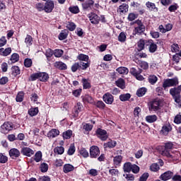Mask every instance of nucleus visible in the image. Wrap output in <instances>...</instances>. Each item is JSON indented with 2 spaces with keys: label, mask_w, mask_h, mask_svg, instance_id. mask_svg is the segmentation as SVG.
<instances>
[{
  "label": "nucleus",
  "mask_w": 181,
  "mask_h": 181,
  "mask_svg": "<svg viewBox=\"0 0 181 181\" xmlns=\"http://www.w3.org/2000/svg\"><path fill=\"white\" fill-rule=\"evenodd\" d=\"M39 113L38 107H31L28 110V114L30 117H35Z\"/></svg>",
  "instance_id": "obj_39"
},
{
  "label": "nucleus",
  "mask_w": 181,
  "mask_h": 181,
  "mask_svg": "<svg viewBox=\"0 0 181 181\" xmlns=\"http://www.w3.org/2000/svg\"><path fill=\"white\" fill-rule=\"evenodd\" d=\"M90 66L89 63H85V62H75L72 64L71 66V70L72 72L76 73L78 71V70H86Z\"/></svg>",
  "instance_id": "obj_4"
},
{
  "label": "nucleus",
  "mask_w": 181,
  "mask_h": 181,
  "mask_svg": "<svg viewBox=\"0 0 181 181\" xmlns=\"http://www.w3.org/2000/svg\"><path fill=\"white\" fill-rule=\"evenodd\" d=\"M76 153V146L74 144H71V146H69L67 154L68 156H73Z\"/></svg>",
  "instance_id": "obj_55"
},
{
  "label": "nucleus",
  "mask_w": 181,
  "mask_h": 181,
  "mask_svg": "<svg viewBox=\"0 0 181 181\" xmlns=\"http://www.w3.org/2000/svg\"><path fill=\"white\" fill-rule=\"evenodd\" d=\"M83 128L86 132L88 133L89 132L92 131L93 125L90 124V123H86V124L83 125Z\"/></svg>",
  "instance_id": "obj_62"
},
{
  "label": "nucleus",
  "mask_w": 181,
  "mask_h": 181,
  "mask_svg": "<svg viewBox=\"0 0 181 181\" xmlns=\"http://www.w3.org/2000/svg\"><path fill=\"white\" fill-rule=\"evenodd\" d=\"M35 8L37 10V11H45V4L38 2L37 4H35Z\"/></svg>",
  "instance_id": "obj_57"
},
{
  "label": "nucleus",
  "mask_w": 181,
  "mask_h": 181,
  "mask_svg": "<svg viewBox=\"0 0 181 181\" xmlns=\"http://www.w3.org/2000/svg\"><path fill=\"white\" fill-rule=\"evenodd\" d=\"M122 158H123L122 156H115L113 160L115 165H117V166L119 165L120 163H122Z\"/></svg>",
  "instance_id": "obj_53"
},
{
  "label": "nucleus",
  "mask_w": 181,
  "mask_h": 181,
  "mask_svg": "<svg viewBox=\"0 0 181 181\" xmlns=\"http://www.w3.org/2000/svg\"><path fill=\"white\" fill-rule=\"evenodd\" d=\"M95 136L102 141H105L108 139L107 132L105 129L98 128L95 132Z\"/></svg>",
  "instance_id": "obj_7"
},
{
  "label": "nucleus",
  "mask_w": 181,
  "mask_h": 181,
  "mask_svg": "<svg viewBox=\"0 0 181 181\" xmlns=\"http://www.w3.org/2000/svg\"><path fill=\"white\" fill-rule=\"evenodd\" d=\"M69 33V30L67 29L62 30V31L59 33V40H64L65 39H66Z\"/></svg>",
  "instance_id": "obj_33"
},
{
  "label": "nucleus",
  "mask_w": 181,
  "mask_h": 181,
  "mask_svg": "<svg viewBox=\"0 0 181 181\" xmlns=\"http://www.w3.org/2000/svg\"><path fill=\"white\" fill-rule=\"evenodd\" d=\"M11 52H12V49L10 47L6 48V49L1 48L0 49V55L6 57V56H8L9 54H11Z\"/></svg>",
  "instance_id": "obj_32"
},
{
  "label": "nucleus",
  "mask_w": 181,
  "mask_h": 181,
  "mask_svg": "<svg viewBox=\"0 0 181 181\" xmlns=\"http://www.w3.org/2000/svg\"><path fill=\"white\" fill-rule=\"evenodd\" d=\"M94 106L99 108L100 110H105L106 105L103 102V100H98L96 102H93Z\"/></svg>",
  "instance_id": "obj_34"
},
{
  "label": "nucleus",
  "mask_w": 181,
  "mask_h": 181,
  "mask_svg": "<svg viewBox=\"0 0 181 181\" xmlns=\"http://www.w3.org/2000/svg\"><path fill=\"white\" fill-rule=\"evenodd\" d=\"M40 78V72L39 73H34L30 76V81H36Z\"/></svg>",
  "instance_id": "obj_63"
},
{
  "label": "nucleus",
  "mask_w": 181,
  "mask_h": 181,
  "mask_svg": "<svg viewBox=\"0 0 181 181\" xmlns=\"http://www.w3.org/2000/svg\"><path fill=\"white\" fill-rule=\"evenodd\" d=\"M93 5H94V1H90L89 0H87L82 4V8L84 11H90V10H92Z\"/></svg>",
  "instance_id": "obj_18"
},
{
  "label": "nucleus",
  "mask_w": 181,
  "mask_h": 181,
  "mask_svg": "<svg viewBox=\"0 0 181 181\" xmlns=\"http://www.w3.org/2000/svg\"><path fill=\"white\" fill-rule=\"evenodd\" d=\"M103 100L106 104L112 105L114 103V95L110 93V92H107L103 95Z\"/></svg>",
  "instance_id": "obj_13"
},
{
  "label": "nucleus",
  "mask_w": 181,
  "mask_h": 181,
  "mask_svg": "<svg viewBox=\"0 0 181 181\" xmlns=\"http://www.w3.org/2000/svg\"><path fill=\"white\" fill-rule=\"evenodd\" d=\"M146 6H147L150 11H158V8L156 7V4L153 2L147 1Z\"/></svg>",
  "instance_id": "obj_43"
},
{
  "label": "nucleus",
  "mask_w": 181,
  "mask_h": 181,
  "mask_svg": "<svg viewBox=\"0 0 181 181\" xmlns=\"http://www.w3.org/2000/svg\"><path fill=\"white\" fill-rule=\"evenodd\" d=\"M123 170L124 173H129L132 170V163H126L124 164Z\"/></svg>",
  "instance_id": "obj_40"
},
{
  "label": "nucleus",
  "mask_w": 181,
  "mask_h": 181,
  "mask_svg": "<svg viewBox=\"0 0 181 181\" xmlns=\"http://www.w3.org/2000/svg\"><path fill=\"white\" fill-rule=\"evenodd\" d=\"M147 89L146 88H140L136 91V95L138 97H143L146 93Z\"/></svg>",
  "instance_id": "obj_51"
},
{
  "label": "nucleus",
  "mask_w": 181,
  "mask_h": 181,
  "mask_svg": "<svg viewBox=\"0 0 181 181\" xmlns=\"http://www.w3.org/2000/svg\"><path fill=\"white\" fill-rule=\"evenodd\" d=\"M100 154V151L98 146H92L90 147V158H97Z\"/></svg>",
  "instance_id": "obj_9"
},
{
  "label": "nucleus",
  "mask_w": 181,
  "mask_h": 181,
  "mask_svg": "<svg viewBox=\"0 0 181 181\" xmlns=\"http://www.w3.org/2000/svg\"><path fill=\"white\" fill-rule=\"evenodd\" d=\"M82 100L83 103H90L94 105V99L90 95H82Z\"/></svg>",
  "instance_id": "obj_23"
},
{
  "label": "nucleus",
  "mask_w": 181,
  "mask_h": 181,
  "mask_svg": "<svg viewBox=\"0 0 181 181\" xmlns=\"http://www.w3.org/2000/svg\"><path fill=\"white\" fill-rule=\"evenodd\" d=\"M60 134V132L59 129H52L51 130H49L48 132V133L47 134V136L48 138H56L57 137V136H59Z\"/></svg>",
  "instance_id": "obj_19"
},
{
  "label": "nucleus",
  "mask_w": 181,
  "mask_h": 181,
  "mask_svg": "<svg viewBox=\"0 0 181 181\" xmlns=\"http://www.w3.org/2000/svg\"><path fill=\"white\" fill-rule=\"evenodd\" d=\"M69 11L70 13L74 14H78L80 13L78 6H71V7L69 8Z\"/></svg>",
  "instance_id": "obj_47"
},
{
  "label": "nucleus",
  "mask_w": 181,
  "mask_h": 181,
  "mask_svg": "<svg viewBox=\"0 0 181 181\" xmlns=\"http://www.w3.org/2000/svg\"><path fill=\"white\" fill-rule=\"evenodd\" d=\"M20 59V56L18 53H13L11 56V63H16L18 62Z\"/></svg>",
  "instance_id": "obj_52"
},
{
  "label": "nucleus",
  "mask_w": 181,
  "mask_h": 181,
  "mask_svg": "<svg viewBox=\"0 0 181 181\" xmlns=\"http://www.w3.org/2000/svg\"><path fill=\"white\" fill-rule=\"evenodd\" d=\"M131 96L130 93L122 94L119 95V100L123 102L128 101L130 100Z\"/></svg>",
  "instance_id": "obj_50"
},
{
  "label": "nucleus",
  "mask_w": 181,
  "mask_h": 181,
  "mask_svg": "<svg viewBox=\"0 0 181 181\" xmlns=\"http://www.w3.org/2000/svg\"><path fill=\"white\" fill-rule=\"evenodd\" d=\"M14 128L15 125L12 122H5L1 127V132L7 134L9 132L13 130Z\"/></svg>",
  "instance_id": "obj_6"
},
{
  "label": "nucleus",
  "mask_w": 181,
  "mask_h": 181,
  "mask_svg": "<svg viewBox=\"0 0 181 181\" xmlns=\"http://www.w3.org/2000/svg\"><path fill=\"white\" fill-rule=\"evenodd\" d=\"M83 110V105L81 104V102H78L76 103V105L74 107L73 111H72V117L74 118H78L79 117V112H81V111Z\"/></svg>",
  "instance_id": "obj_8"
},
{
  "label": "nucleus",
  "mask_w": 181,
  "mask_h": 181,
  "mask_svg": "<svg viewBox=\"0 0 181 181\" xmlns=\"http://www.w3.org/2000/svg\"><path fill=\"white\" fill-rule=\"evenodd\" d=\"M131 75L136 77V78L139 81H143L144 76L143 75H141V73H142V69L139 68V69H136V68L132 67L130 70Z\"/></svg>",
  "instance_id": "obj_10"
},
{
  "label": "nucleus",
  "mask_w": 181,
  "mask_h": 181,
  "mask_svg": "<svg viewBox=\"0 0 181 181\" xmlns=\"http://www.w3.org/2000/svg\"><path fill=\"white\" fill-rule=\"evenodd\" d=\"M170 94L175 103H177L179 107H181V85L170 88Z\"/></svg>",
  "instance_id": "obj_1"
},
{
  "label": "nucleus",
  "mask_w": 181,
  "mask_h": 181,
  "mask_svg": "<svg viewBox=\"0 0 181 181\" xmlns=\"http://www.w3.org/2000/svg\"><path fill=\"white\" fill-rule=\"evenodd\" d=\"M12 75L14 76H17L21 74V69L18 66H13L11 67Z\"/></svg>",
  "instance_id": "obj_45"
},
{
  "label": "nucleus",
  "mask_w": 181,
  "mask_h": 181,
  "mask_svg": "<svg viewBox=\"0 0 181 181\" xmlns=\"http://www.w3.org/2000/svg\"><path fill=\"white\" fill-rule=\"evenodd\" d=\"M139 18V14H135V13H129L128 14V21H135L136 18Z\"/></svg>",
  "instance_id": "obj_58"
},
{
  "label": "nucleus",
  "mask_w": 181,
  "mask_h": 181,
  "mask_svg": "<svg viewBox=\"0 0 181 181\" xmlns=\"http://www.w3.org/2000/svg\"><path fill=\"white\" fill-rule=\"evenodd\" d=\"M54 152L58 155H62L64 153V146H57L54 148Z\"/></svg>",
  "instance_id": "obj_49"
},
{
  "label": "nucleus",
  "mask_w": 181,
  "mask_h": 181,
  "mask_svg": "<svg viewBox=\"0 0 181 181\" xmlns=\"http://www.w3.org/2000/svg\"><path fill=\"white\" fill-rule=\"evenodd\" d=\"M25 97V93L23 91H19L16 97V101L17 103H22Z\"/></svg>",
  "instance_id": "obj_38"
},
{
  "label": "nucleus",
  "mask_w": 181,
  "mask_h": 181,
  "mask_svg": "<svg viewBox=\"0 0 181 181\" xmlns=\"http://www.w3.org/2000/svg\"><path fill=\"white\" fill-rule=\"evenodd\" d=\"M172 131V126L170 124H164L160 130L162 134L168 135L170 132Z\"/></svg>",
  "instance_id": "obj_21"
},
{
  "label": "nucleus",
  "mask_w": 181,
  "mask_h": 181,
  "mask_svg": "<svg viewBox=\"0 0 181 181\" xmlns=\"http://www.w3.org/2000/svg\"><path fill=\"white\" fill-rule=\"evenodd\" d=\"M78 153L84 158H87L89 156V152L83 147H81V149H79Z\"/></svg>",
  "instance_id": "obj_37"
},
{
  "label": "nucleus",
  "mask_w": 181,
  "mask_h": 181,
  "mask_svg": "<svg viewBox=\"0 0 181 181\" xmlns=\"http://www.w3.org/2000/svg\"><path fill=\"white\" fill-rule=\"evenodd\" d=\"M77 25L75 24L74 22L69 21L66 23V28L68 29V30L73 32L76 30Z\"/></svg>",
  "instance_id": "obj_30"
},
{
  "label": "nucleus",
  "mask_w": 181,
  "mask_h": 181,
  "mask_svg": "<svg viewBox=\"0 0 181 181\" xmlns=\"http://www.w3.org/2000/svg\"><path fill=\"white\" fill-rule=\"evenodd\" d=\"M133 24H136L137 26H136L134 29V35H141L144 33L146 30V26L144 25V23L140 19L135 20V21L133 23Z\"/></svg>",
  "instance_id": "obj_3"
},
{
  "label": "nucleus",
  "mask_w": 181,
  "mask_h": 181,
  "mask_svg": "<svg viewBox=\"0 0 181 181\" xmlns=\"http://www.w3.org/2000/svg\"><path fill=\"white\" fill-rule=\"evenodd\" d=\"M135 62L140 66V68L144 70H146L149 68V64L146 61H141L139 59H135Z\"/></svg>",
  "instance_id": "obj_20"
},
{
  "label": "nucleus",
  "mask_w": 181,
  "mask_h": 181,
  "mask_svg": "<svg viewBox=\"0 0 181 181\" xmlns=\"http://www.w3.org/2000/svg\"><path fill=\"white\" fill-rule=\"evenodd\" d=\"M129 11V5L127 4H123L119 6V11L120 13H127Z\"/></svg>",
  "instance_id": "obj_35"
},
{
  "label": "nucleus",
  "mask_w": 181,
  "mask_h": 181,
  "mask_svg": "<svg viewBox=\"0 0 181 181\" xmlns=\"http://www.w3.org/2000/svg\"><path fill=\"white\" fill-rule=\"evenodd\" d=\"M160 104V99H153V100L150 101L148 104V110L150 111V112H157V111H159L161 109Z\"/></svg>",
  "instance_id": "obj_2"
},
{
  "label": "nucleus",
  "mask_w": 181,
  "mask_h": 181,
  "mask_svg": "<svg viewBox=\"0 0 181 181\" xmlns=\"http://www.w3.org/2000/svg\"><path fill=\"white\" fill-rule=\"evenodd\" d=\"M40 81L41 82H47L48 79L49 78V74L45 72H40Z\"/></svg>",
  "instance_id": "obj_31"
},
{
  "label": "nucleus",
  "mask_w": 181,
  "mask_h": 181,
  "mask_svg": "<svg viewBox=\"0 0 181 181\" xmlns=\"http://www.w3.org/2000/svg\"><path fill=\"white\" fill-rule=\"evenodd\" d=\"M116 86L120 89H125V81L122 78H119L117 81H115Z\"/></svg>",
  "instance_id": "obj_26"
},
{
  "label": "nucleus",
  "mask_w": 181,
  "mask_h": 181,
  "mask_svg": "<svg viewBox=\"0 0 181 181\" xmlns=\"http://www.w3.org/2000/svg\"><path fill=\"white\" fill-rule=\"evenodd\" d=\"M21 153L22 155L28 156V158L35 155V151L28 146L21 147Z\"/></svg>",
  "instance_id": "obj_12"
},
{
  "label": "nucleus",
  "mask_w": 181,
  "mask_h": 181,
  "mask_svg": "<svg viewBox=\"0 0 181 181\" xmlns=\"http://www.w3.org/2000/svg\"><path fill=\"white\" fill-rule=\"evenodd\" d=\"M148 177H149V173H144L141 175L139 181H146L148 180Z\"/></svg>",
  "instance_id": "obj_64"
},
{
  "label": "nucleus",
  "mask_w": 181,
  "mask_h": 181,
  "mask_svg": "<svg viewBox=\"0 0 181 181\" xmlns=\"http://www.w3.org/2000/svg\"><path fill=\"white\" fill-rule=\"evenodd\" d=\"M148 81L151 84L153 85L158 82V77L156 75H149Z\"/></svg>",
  "instance_id": "obj_46"
},
{
  "label": "nucleus",
  "mask_w": 181,
  "mask_h": 181,
  "mask_svg": "<svg viewBox=\"0 0 181 181\" xmlns=\"http://www.w3.org/2000/svg\"><path fill=\"white\" fill-rule=\"evenodd\" d=\"M179 6L177 4H175L173 5H170V7L168 8V11L170 13H175V11L178 9Z\"/></svg>",
  "instance_id": "obj_60"
},
{
  "label": "nucleus",
  "mask_w": 181,
  "mask_h": 181,
  "mask_svg": "<svg viewBox=\"0 0 181 181\" xmlns=\"http://www.w3.org/2000/svg\"><path fill=\"white\" fill-rule=\"evenodd\" d=\"M55 66L57 69L59 70H66L67 69V65L63 62H56Z\"/></svg>",
  "instance_id": "obj_42"
},
{
  "label": "nucleus",
  "mask_w": 181,
  "mask_h": 181,
  "mask_svg": "<svg viewBox=\"0 0 181 181\" xmlns=\"http://www.w3.org/2000/svg\"><path fill=\"white\" fill-rule=\"evenodd\" d=\"M116 71L119 73L121 75L124 74H128L129 69L127 67L124 66H120L116 69Z\"/></svg>",
  "instance_id": "obj_48"
},
{
  "label": "nucleus",
  "mask_w": 181,
  "mask_h": 181,
  "mask_svg": "<svg viewBox=\"0 0 181 181\" xmlns=\"http://www.w3.org/2000/svg\"><path fill=\"white\" fill-rule=\"evenodd\" d=\"M138 46H157L153 41V40H143L141 39L138 42Z\"/></svg>",
  "instance_id": "obj_16"
},
{
  "label": "nucleus",
  "mask_w": 181,
  "mask_h": 181,
  "mask_svg": "<svg viewBox=\"0 0 181 181\" xmlns=\"http://www.w3.org/2000/svg\"><path fill=\"white\" fill-rule=\"evenodd\" d=\"M77 59L79 60V62H83L89 63V56L86 55L85 54H79L78 56H77Z\"/></svg>",
  "instance_id": "obj_29"
},
{
  "label": "nucleus",
  "mask_w": 181,
  "mask_h": 181,
  "mask_svg": "<svg viewBox=\"0 0 181 181\" xmlns=\"http://www.w3.org/2000/svg\"><path fill=\"white\" fill-rule=\"evenodd\" d=\"M88 17L93 25H98L100 23V18L94 12H91L88 15Z\"/></svg>",
  "instance_id": "obj_11"
},
{
  "label": "nucleus",
  "mask_w": 181,
  "mask_h": 181,
  "mask_svg": "<svg viewBox=\"0 0 181 181\" xmlns=\"http://www.w3.org/2000/svg\"><path fill=\"white\" fill-rule=\"evenodd\" d=\"M145 119L149 124H152V122H155L158 120V116L156 115H147Z\"/></svg>",
  "instance_id": "obj_27"
},
{
  "label": "nucleus",
  "mask_w": 181,
  "mask_h": 181,
  "mask_svg": "<svg viewBox=\"0 0 181 181\" xmlns=\"http://www.w3.org/2000/svg\"><path fill=\"white\" fill-rule=\"evenodd\" d=\"M173 175L174 173H173V171L168 170L165 171V173L161 174L160 176L159 177V179L163 181H167L172 179V177H173Z\"/></svg>",
  "instance_id": "obj_15"
},
{
  "label": "nucleus",
  "mask_w": 181,
  "mask_h": 181,
  "mask_svg": "<svg viewBox=\"0 0 181 181\" xmlns=\"http://www.w3.org/2000/svg\"><path fill=\"white\" fill-rule=\"evenodd\" d=\"M33 159L37 163H39L41 161V160H42V153L41 152V151H37V152L35 153Z\"/></svg>",
  "instance_id": "obj_41"
},
{
  "label": "nucleus",
  "mask_w": 181,
  "mask_h": 181,
  "mask_svg": "<svg viewBox=\"0 0 181 181\" xmlns=\"http://www.w3.org/2000/svg\"><path fill=\"white\" fill-rule=\"evenodd\" d=\"M82 88H78L77 90H74L72 91V95L76 98H78L81 95Z\"/></svg>",
  "instance_id": "obj_61"
},
{
  "label": "nucleus",
  "mask_w": 181,
  "mask_h": 181,
  "mask_svg": "<svg viewBox=\"0 0 181 181\" xmlns=\"http://www.w3.org/2000/svg\"><path fill=\"white\" fill-rule=\"evenodd\" d=\"M161 155L166 156L168 158H170L172 153L169 149L166 148V146H164V149L162 151Z\"/></svg>",
  "instance_id": "obj_44"
},
{
  "label": "nucleus",
  "mask_w": 181,
  "mask_h": 181,
  "mask_svg": "<svg viewBox=\"0 0 181 181\" xmlns=\"http://www.w3.org/2000/svg\"><path fill=\"white\" fill-rule=\"evenodd\" d=\"M40 172L41 173H47L48 172L49 166L48 164L46 163H42L40 166Z\"/></svg>",
  "instance_id": "obj_54"
},
{
  "label": "nucleus",
  "mask_w": 181,
  "mask_h": 181,
  "mask_svg": "<svg viewBox=\"0 0 181 181\" xmlns=\"http://www.w3.org/2000/svg\"><path fill=\"white\" fill-rule=\"evenodd\" d=\"M8 161V157L5 153H0V163H6Z\"/></svg>",
  "instance_id": "obj_56"
},
{
  "label": "nucleus",
  "mask_w": 181,
  "mask_h": 181,
  "mask_svg": "<svg viewBox=\"0 0 181 181\" xmlns=\"http://www.w3.org/2000/svg\"><path fill=\"white\" fill-rule=\"evenodd\" d=\"M75 168L72 165V164L70 163H66L63 166V172L64 173H69L70 172H73Z\"/></svg>",
  "instance_id": "obj_24"
},
{
  "label": "nucleus",
  "mask_w": 181,
  "mask_h": 181,
  "mask_svg": "<svg viewBox=\"0 0 181 181\" xmlns=\"http://www.w3.org/2000/svg\"><path fill=\"white\" fill-rule=\"evenodd\" d=\"M8 154L12 159H16L21 156V151L17 148H11L8 151Z\"/></svg>",
  "instance_id": "obj_17"
},
{
  "label": "nucleus",
  "mask_w": 181,
  "mask_h": 181,
  "mask_svg": "<svg viewBox=\"0 0 181 181\" xmlns=\"http://www.w3.org/2000/svg\"><path fill=\"white\" fill-rule=\"evenodd\" d=\"M117 146V141H113V140H110V141L107 143L103 144V147L105 148H114Z\"/></svg>",
  "instance_id": "obj_28"
},
{
  "label": "nucleus",
  "mask_w": 181,
  "mask_h": 181,
  "mask_svg": "<svg viewBox=\"0 0 181 181\" xmlns=\"http://www.w3.org/2000/svg\"><path fill=\"white\" fill-rule=\"evenodd\" d=\"M54 9V2L53 1H47L45 3V11L47 13H50Z\"/></svg>",
  "instance_id": "obj_14"
},
{
  "label": "nucleus",
  "mask_w": 181,
  "mask_h": 181,
  "mask_svg": "<svg viewBox=\"0 0 181 181\" xmlns=\"http://www.w3.org/2000/svg\"><path fill=\"white\" fill-rule=\"evenodd\" d=\"M25 42L27 45H32L33 44V39L31 35H27Z\"/></svg>",
  "instance_id": "obj_59"
},
{
  "label": "nucleus",
  "mask_w": 181,
  "mask_h": 181,
  "mask_svg": "<svg viewBox=\"0 0 181 181\" xmlns=\"http://www.w3.org/2000/svg\"><path fill=\"white\" fill-rule=\"evenodd\" d=\"M180 83L178 78H173L171 79H165L163 83V88L165 90L169 87H176Z\"/></svg>",
  "instance_id": "obj_5"
},
{
  "label": "nucleus",
  "mask_w": 181,
  "mask_h": 181,
  "mask_svg": "<svg viewBox=\"0 0 181 181\" xmlns=\"http://www.w3.org/2000/svg\"><path fill=\"white\" fill-rule=\"evenodd\" d=\"M82 83H83V88L84 90L92 88V85L89 82V79H86V78H82Z\"/></svg>",
  "instance_id": "obj_25"
},
{
  "label": "nucleus",
  "mask_w": 181,
  "mask_h": 181,
  "mask_svg": "<svg viewBox=\"0 0 181 181\" xmlns=\"http://www.w3.org/2000/svg\"><path fill=\"white\" fill-rule=\"evenodd\" d=\"M180 156L181 153L179 152V151H175V153H171L170 159H172L173 162L178 163L180 162Z\"/></svg>",
  "instance_id": "obj_22"
},
{
  "label": "nucleus",
  "mask_w": 181,
  "mask_h": 181,
  "mask_svg": "<svg viewBox=\"0 0 181 181\" xmlns=\"http://www.w3.org/2000/svg\"><path fill=\"white\" fill-rule=\"evenodd\" d=\"M73 135V130L68 129L62 133V137L64 139H70Z\"/></svg>",
  "instance_id": "obj_36"
}]
</instances>
